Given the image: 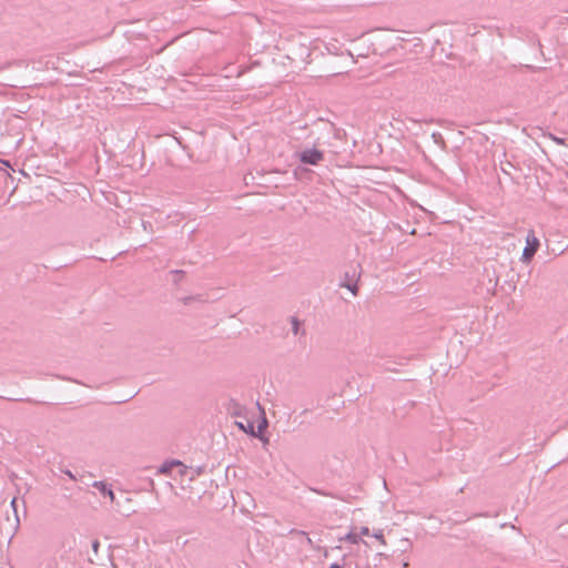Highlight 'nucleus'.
I'll return each mask as SVG.
<instances>
[{"instance_id": "obj_1", "label": "nucleus", "mask_w": 568, "mask_h": 568, "mask_svg": "<svg viewBox=\"0 0 568 568\" xmlns=\"http://www.w3.org/2000/svg\"><path fill=\"white\" fill-rule=\"evenodd\" d=\"M296 156L304 164L317 165L323 161L324 153L316 148H311L296 153Z\"/></svg>"}, {"instance_id": "obj_2", "label": "nucleus", "mask_w": 568, "mask_h": 568, "mask_svg": "<svg viewBox=\"0 0 568 568\" xmlns=\"http://www.w3.org/2000/svg\"><path fill=\"white\" fill-rule=\"evenodd\" d=\"M539 247V240L536 237L534 231H530L526 237V246L524 247L521 260L529 262L536 254Z\"/></svg>"}, {"instance_id": "obj_3", "label": "nucleus", "mask_w": 568, "mask_h": 568, "mask_svg": "<svg viewBox=\"0 0 568 568\" xmlns=\"http://www.w3.org/2000/svg\"><path fill=\"white\" fill-rule=\"evenodd\" d=\"M92 486L99 490V493L103 496L109 498L111 503L114 501V493L112 490L111 485L103 480L93 481Z\"/></svg>"}, {"instance_id": "obj_4", "label": "nucleus", "mask_w": 568, "mask_h": 568, "mask_svg": "<svg viewBox=\"0 0 568 568\" xmlns=\"http://www.w3.org/2000/svg\"><path fill=\"white\" fill-rule=\"evenodd\" d=\"M174 467H176V468H182V467H183L184 469H186V466H185V465H183V464H182L181 462H179V460H166V462H164V463L159 467L158 473H159V474H164V475H166V474H169V473H170Z\"/></svg>"}, {"instance_id": "obj_5", "label": "nucleus", "mask_w": 568, "mask_h": 568, "mask_svg": "<svg viewBox=\"0 0 568 568\" xmlns=\"http://www.w3.org/2000/svg\"><path fill=\"white\" fill-rule=\"evenodd\" d=\"M339 540H345L351 544H358L361 541L358 532L355 531L347 532L344 537H341Z\"/></svg>"}, {"instance_id": "obj_6", "label": "nucleus", "mask_w": 568, "mask_h": 568, "mask_svg": "<svg viewBox=\"0 0 568 568\" xmlns=\"http://www.w3.org/2000/svg\"><path fill=\"white\" fill-rule=\"evenodd\" d=\"M291 325H292L293 334L297 335L300 332V327H301L300 321L296 317H292Z\"/></svg>"}, {"instance_id": "obj_7", "label": "nucleus", "mask_w": 568, "mask_h": 568, "mask_svg": "<svg viewBox=\"0 0 568 568\" xmlns=\"http://www.w3.org/2000/svg\"><path fill=\"white\" fill-rule=\"evenodd\" d=\"M373 537L376 538L382 545H386L384 539L383 530L378 529L373 532Z\"/></svg>"}, {"instance_id": "obj_8", "label": "nucleus", "mask_w": 568, "mask_h": 568, "mask_svg": "<svg viewBox=\"0 0 568 568\" xmlns=\"http://www.w3.org/2000/svg\"><path fill=\"white\" fill-rule=\"evenodd\" d=\"M548 138H549L551 141H554L555 143L559 144V145H566V141H565L564 139L558 138V136H556V135H555V134H552V133H549V134H548Z\"/></svg>"}, {"instance_id": "obj_9", "label": "nucleus", "mask_w": 568, "mask_h": 568, "mask_svg": "<svg viewBox=\"0 0 568 568\" xmlns=\"http://www.w3.org/2000/svg\"><path fill=\"white\" fill-rule=\"evenodd\" d=\"M358 535H359V539H362L363 536H368L369 535L368 527H365V526L361 527Z\"/></svg>"}, {"instance_id": "obj_10", "label": "nucleus", "mask_w": 568, "mask_h": 568, "mask_svg": "<svg viewBox=\"0 0 568 568\" xmlns=\"http://www.w3.org/2000/svg\"><path fill=\"white\" fill-rule=\"evenodd\" d=\"M354 295L357 294V285L356 284H347L345 285Z\"/></svg>"}, {"instance_id": "obj_11", "label": "nucleus", "mask_w": 568, "mask_h": 568, "mask_svg": "<svg viewBox=\"0 0 568 568\" xmlns=\"http://www.w3.org/2000/svg\"><path fill=\"white\" fill-rule=\"evenodd\" d=\"M63 473H64V474H65L70 479L75 480V476L72 474V471H71V470L65 469Z\"/></svg>"}, {"instance_id": "obj_12", "label": "nucleus", "mask_w": 568, "mask_h": 568, "mask_svg": "<svg viewBox=\"0 0 568 568\" xmlns=\"http://www.w3.org/2000/svg\"><path fill=\"white\" fill-rule=\"evenodd\" d=\"M99 546H100V544L98 540L92 541V549L94 552H98Z\"/></svg>"}, {"instance_id": "obj_13", "label": "nucleus", "mask_w": 568, "mask_h": 568, "mask_svg": "<svg viewBox=\"0 0 568 568\" xmlns=\"http://www.w3.org/2000/svg\"><path fill=\"white\" fill-rule=\"evenodd\" d=\"M232 406L234 409L232 410L233 414L237 415L240 413V406L236 403H233Z\"/></svg>"}, {"instance_id": "obj_14", "label": "nucleus", "mask_w": 568, "mask_h": 568, "mask_svg": "<svg viewBox=\"0 0 568 568\" xmlns=\"http://www.w3.org/2000/svg\"><path fill=\"white\" fill-rule=\"evenodd\" d=\"M186 470H187V468H186V469H184L183 467H182V468H179V474H180L181 476H184V475L186 474Z\"/></svg>"}, {"instance_id": "obj_15", "label": "nucleus", "mask_w": 568, "mask_h": 568, "mask_svg": "<svg viewBox=\"0 0 568 568\" xmlns=\"http://www.w3.org/2000/svg\"><path fill=\"white\" fill-rule=\"evenodd\" d=\"M329 568H341V565L337 562H334L329 566Z\"/></svg>"}, {"instance_id": "obj_16", "label": "nucleus", "mask_w": 568, "mask_h": 568, "mask_svg": "<svg viewBox=\"0 0 568 568\" xmlns=\"http://www.w3.org/2000/svg\"><path fill=\"white\" fill-rule=\"evenodd\" d=\"M307 544L311 545V546L313 545V541H312V539L310 537H307Z\"/></svg>"}, {"instance_id": "obj_17", "label": "nucleus", "mask_w": 568, "mask_h": 568, "mask_svg": "<svg viewBox=\"0 0 568 568\" xmlns=\"http://www.w3.org/2000/svg\"><path fill=\"white\" fill-rule=\"evenodd\" d=\"M16 498L12 499L11 505L14 507Z\"/></svg>"}]
</instances>
